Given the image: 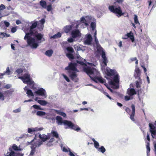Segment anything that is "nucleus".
Wrapping results in <instances>:
<instances>
[{"label":"nucleus","instance_id":"nucleus-1","mask_svg":"<svg viewBox=\"0 0 156 156\" xmlns=\"http://www.w3.org/2000/svg\"><path fill=\"white\" fill-rule=\"evenodd\" d=\"M37 25V21L33 23L30 27L29 32L26 33L24 37V39H27V44L32 48H37L39 45V43L45 40L43 34L33 31V30L36 28Z\"/></svg>","mask_w":156,"mask_h":156},{"label":"nucleus","instance_id":"nucleus-2","mask_svg":"<svg viewBox=\"0 0 156 156\" xmlns=\"http://www.w3.org/2000/svg\"><path fill=\"white\" fill-rule=\"evenodd\" d=\"M108 9L111 12L116 14V16L118 17H120L124 14L120 6L117 7L113 5H109Z\"/></svg>","mask_w":156,"mask_h":156},{"label":"nucleus","instance_id":"nucleus-3","mask_svg":"<svg viewBox=\"0 0 156 156\" xmlns=\"http://www.w3.org/2000/svg\"><path fill=\"white\" fill-rule=\"evenodd\" d=\"M83 70L84 71L86 72L88 75H89L92 80L96 83L97 82L95 80L94 78L92 76L93 75L94 73L96 71V69L93 68H91L89 66H87L84 68H83Z\"/></svg>","mask_w":156,"mask_h":156},{"label":"nucleus","instance_id":"nucleus-4","mask_svg":"<svg viewBox=\"0 0 156 156\" xmlns=\"http://www.w3.org/2000/svg\"><path fill=\"white\" fill-rule=\"evenodd\" d=\"M131 108L132 109V112L131 113V110L128 107H126L125 109L126 112L130 115V119L133 122H135L136 120L134 118L135 112V106L134 105L132 104L131 105Z\"/></svg>","mask_w":156,"mask_h":156},{"label":"nucleus","instance_id":"nucleus-5","mask_svg":"<svg viewBox=\"0 0 156 156\" xmlns=\"http://www.w3.org/2000/svg\"><path fill=\"white\" fill-rule=\"evenodd\" d=\"M18 78L21 80L24 83L31 85L33 83L30 79V75L28 73H25L23 76H19Z\"/></svg>","mask_w":156,"mask_h":156},{"label":"nucleus","instance_id":"nucleus-6","mask_svg":"<svg viewBox=\"0 0 156 156\" xmlns=\"http://www.w3.org/2000/svg\"><path fill=\"white\" fill-rule=\"evenodd\" d=\"M12 149L16 151L19 150L18 147L15 144H13L11 147H10L9 148V152H8L5 156H16V153L12 150Z\"/></svg>","mask_w":156,"mask_h":156},{"label":"nucleus","instance_id":"nucleus-7","mask_svg":"<svg viewBox=\"0 0 156 156\" xmlns=\"http://www.w3.org/2000/svg\"><path fill=\"white\" fill-rule=\"evenodd\" d=\"M68 127L71 129H73L77 131H78L80 130V128L77 125H75L71 121H66L65 123Z\"/></svg>","mask_w":156,"mask_h":156},{"label":"nucleus","instance_id":"nucleus-8","mask_svg":"<svg viewBox=\"0 0 156 156\" xmlns=\"http://www.w3.org/2000/svg\"><path fill=\"white\" fill-rule=\"evenodd\" d=\"M76 63H70L68 66L65 68V69L67 70L68 72L69 71H78L76 67Z\"/></svg>","mask_w":156,"mask_h":156},{"label":"nucleus","instance_id":"nucleus-9","mask_svg":"<svg viewBox=\"0 0 156 156\" xmlns=\"http://www.w3.org/2000/svg\"><path fill=\"white\" fill-rule=\"evenodd\" d=\"M68 73L69 76L72 80L75 82L78 81L79 79L77 77V75L75 71H69Z\"/></svg>","mask_w":156,"mask_h":156},{"label":"nucleus","instance_id":"nucleus-10","mask_svg":"<svg viewBox=\"0 0 156 156\" xmlns=\"http://www.w3.org/2000/svg\"><path fill=\"white\" fill-rule=\"evenodd\" d=\"M149 127H150V131L151 133V136L153 138L156 139V128L151 123L149 124Z\"/></svg>","mask_w":156,"mask_h":156},{"label":"nucleus","instance_id":"nucleus-11","mask_svg":"<svg viewBox=\"0 0 156 156\" xmlns=\"http://www.w3.org/2000/svg\"><path fill=\"white\" fill-rule=\"evenodd\" d=\"M71 36L73 38L78 37L81 36V34L78 29H75L72 31Z\"/></svg>","mask_w":156,"mask_h":156},{"label":"nucleus","instance_id":"nucleus-12","mask_svg":"<svg viewBox=\"0 0 156 156\" xmlns=\"http://www.w3.org/2000/svg\"><path fill=\"white\" fill-rule=\"evenodd\" d=\"M56 122L58 125H62L63 123L65 126H66V124H65V123L66 122V121H69L67 120H62V118L59 116H57L56 117Z\"/></svg>","mask_w":156,"mask_h":156},{"label":"nucleus","instance_id":"nucleus-13","mask_svg":"<svg viewBox=\"0 0 156 156\" xmlns=\"http://www.w3.org/2000/svg\"><path fill=\"white\" fill-rule=\"evenodd\" d=\"M39 137L43 141L45 142L50 138L51 135L50 134L46 135L45 134H43L42 135L40 134L39 135Z\"/></svg>","mask_w":156,"mask_h":156},{"label":"nucleus","instance_id":"nucleus-14","mask_svg":"<svg viewBox=\"0 0 156 156\" xmlns=\"http://www.w3.org/2000/svg\"><path fill=\"white\" fill-rule=\"evenodd\" d=\"M136 93V91L134 88H129L127 90V94L130 96L135 95Z\"/></svg>","mask_w":156,"mask_h":156},{"label":"nucleus","instance_id":"nucleus-15","mask_svg":"<svg viewBox=\"0 0 156 156\" xmlns=\"http://www.w3.org/2000/svg\"><path fill=\"white\" fill-rule=\"evenodd\" d=\"M45 91L43 88H41L37 91H35V93L38 95L44 96L45 95Z\"/></svg>","mask_w":156,"mask_h":156},{"label":"nucleus","instance_id":"nucleus-16","mask_svg":"<svg viewBox=\"0 0 156 156\" xmlns=\"http://www.w3.org/2000/svg\"><path fill=\"white\" fill-rule=\"evenodd\" d=\"M92 40V38L90 34H89L87 35L86 39L84 43L85 44H90Z\"/></svg>","mask_w":156,"mask_h":156},{"label":"nucleus","instance_id":"nucleus-17","mask_svg":"<svg viewBox=\"0 0 156 156\" xmlns=\"http://www.w3.org/2000/svg\"><path fill=\"white\" fill-rule=\"evenodd\" d=\"M43 128L42 127L38 128L37 127L33 128L32 129L29 128L28 129V132L29 133H30L32 132L37 131H38L42 130L43 129Z\"/></svg>","mask_w":156,"mask_h":156},{"label":"nucleus","instance_id":"nucleus-18","mask_svg":"<svg viewBox=\"0 0 156 156\" xmlns=\"http://www.w3.org/2000/svg\"><path fill=\"white\" fill-rule=\"evenodd\" d=\"M107 75L109 76H114L115 75V71L111 69H106Z\"/></svg>","mask_w":156,"mask_h":156},{"label":"nucleus","instance_id":"nucleus-19","mask_svg":"<svg viewBox=\"0 0 156 156\" xmlns=\"http://www.w3.org/2000/svg\"><path fill=\"white\" fill-rule=\"evenodd\" d=\"M102 58L103 59V63L105 65H107V63L108 62L107 58L106 57L104 51H102L101 54Z\"/></svg>","mask_w":156,"mask_h":156},{"label":"nucleus","instance_id":"nucleus-20","mask_svg":"<svg viewBox=\"0 0 156 156\" xmlns=\"http://www.w3.org/2000/svg\"><path fill=\"white\" fill-rule=\"evenodd\" d=\"M73 27L72 25H67L65 27L64 30L65 33H68L70 32Z\"/></svg>","mask_w":156,"mask_h":156},{"label":"nucleus","instance_id":"nucleus-21","mask_svg":"<svg viewBox=\"0 0 156 156\" xmlns=\"http://www.w3.org/2000/svg\"><path fill=\"white\" fill-rule=\"evenodd\" d=\"M95 79H97L100 83L104 84L106 83V80L105 79H103L101 77H95L94 78Z\"/></svg>","mask_w":156,"mask_h":156},{"label":"nucleus","instance_id":"nucleus-22","mask_svg":"<svg viewBox=\"0 0 156 156\" xmlns=\"http://www.w3.org/2000/svg\"><path fill=\"white\" fill-rule=\"evenodd\" d=\"M128 38H129L132 42H133L134 41V38L133 34L131 31H130L129 33L127 34Z\"/></svg>","mask_w":156,"mask_h":156},{"label":"nucleus","instance_id":"nucleus-23","mask_svg":"<svg viewBox=\"0 0 156 156\" xmlns=\"http://www.w3.org/2000/svg\"><path fill=\"white\" fill-rule=\"evenodd\" d=\"M39 4L43 8L46 9L47 7V3L45 1L41 0L40 1Z\"/></svg>","mask_w":156,"mask_h":156},{"label":"nucleus","instance_id":"nucleus-24","mask_svg":"<svg viewBox=\"0 0 156 156\" xmlns=\"http://www.w3.org/2000/svg\"><path fill=\"white\" fill-rule=\"evenodd\" d=\"M55 111L57 114L59 115L64 117H66V114L64 112H61L60 110H55Z\"/></svg>","mask_w":156,"mask_h":156},{"label":"nucleus","instance_id":"nucleus-25","mask_svg":"<svg viewBox=\"0 0 156 156\" xmlns=\"http://www.w3.org/2000/svg\"><path fill=\"white\" fill-rule=\"evenodd\" d=\"M135 72L136 74V76H135L136 77H139V79H140V71L138 68H136L135 69Z\"/></svg>","mask_w":156,"mask_h":156},{"label":"nucleus","instance_id":"nucleus-26","mask_svg":"<svg viewBox=\"0 0 156 156\" xmlns=\"http://www.w3.org/2000/svg\"><path fill=\"white\" fill-rule=\"evenodd\" d=\"M53 51L52 49L47 50L45 52V54L47 56L50 57L53 53Z\"/></svg>","mask_w":156,"mask_h":156},{"label":"nucleus","instance_id":"nucleus-27","mask_svg":"<svg viewBox=\"0 0 156 156\" xmlns=\"http://www.w3.org/2000/svg\"><path fill=\"white\" fill-rule=\"evenodd\" d=\"M31 150L30 153V155H32L34 154L35 152V148L36 147V146L33 145L31 146Z\"/></svg>","mask_w":156,"mask_h":156},{"label":"nucleus","instance_id":"nucleus-28","mask_svg":"<svg viewBox=\"0 0 156 156\" xmlns=\"http://www.w3.org/2000/svg\"><path fill=\"white\" fill-rule=\"evenodd\" d=\"M119 78L118 74H116L114 76L113 80L115 83H119Z\"/></svg>","mask_w":156,"mask_h":156},{"label":"nucleus","instance_id":"nucleus-29","mask_svg":"<svg viewBox=\"0 0 156 156\" xmlns=\"http://www.w3.org/2000/svg\"><path fill=\"white\" fill-rule=\"evenodd\" d=\"M92 140L94 142V147L95 148L98 149L99 148V146L98 143L97 141L95 140L94 138H92Z\"/></svg>","mask_w":156,"mask_h":156},{"label":"nucleus","instance_id":"nucleus-30","mask_svg":"<svg viewBox=\"0 0 156 156\" xmlns=\"http://www.w3.org/2000/svg\"><path fill=\"white\" fill-rule=\"evenodd\" d=\"M66 49L69 52V53H73L74 52V50L73 48L71 46L67 47L66 48Z\"/></svg>","mask_w":156,"mask_h":156},{"label":"nucleus","instance_id":"nucleus-31","mask_svg":"<svg viewBox=\"0 0 156 156\" xmlns=\"http://www.w3.org/2000/svg\"><path fill=\"white\" fill-rule=\"evenodd\" d=\"M97 149L98 151L102 153H104L106 151L105 149L103 146H101L100 148L99 147Z\"/></svg>","mask_w":156,"mask_h":156},{"label":"nucleus","instance_id":"nucleus-32","mask_svg":"<svg viewBox=\"0 0 156 156\" xmlns=\"http://www.w3.org/2000/svg\"><path fill=\"white\" fill-rule=\"evenodd\" d=\"M37 102L41 104L42 105H46L47 104V102L46 101H44V100H38L37 101Z\"/></svg>","mask_w":156,"mask_h":156},{"label":"nucleus","instance_id":"nucleus-33","mask_svg":"<svg viewBox=\"0 0 156 156\" xmlns=\"http://www.w3.org/2000/svg\"><path fill=\"white\" fill-rule=\"evenodd\" d=\"M51 133L52 134L53 136L55 137L56 138H59L58 134L56 131H52Z\"/></svg>","mask_w":156,"mask_h":156},{"label":"nucleus","instance_id":"nucleus-34","mask_svg":"<svg viewBox=\"0 0 156 156\" xmlns=\"http://www.w3.org/2000/svg\"><path fill=\"white\" fill-rule=\"evenodd\" d=\"M72 53H68L66 54V56L70 59H74V57Z\"/></svg>","mask_w":156,"mask_h":156},{"label":"nucleus","instance_id":"nucleus-35","mask_svg":"<svg viewBox=\"0 0 156 156\" xmlns=\"http://www.w3.org/2000/svg\"><path fill=\"white\" fill-rule=\"evenodd\" d=\"M27 94L28 96H34V94L32 92V90L30 89L27 90Z\"/></svg>","mask_w":156,"mask_h":156},{"label":"nucleus","instance_id":"nucleus-36","mask_svg":"<svg viewBox=\"0 0 156 156\" xmlns=\"http://www.w3.org/2000/svg\"><path fill=\"white\" fill-rule=\"evenodd\" d=\"M46 114L45 112L41 111H38L36 113L37 115L41 116L44 115Z\"/></svg>","mask_w":156,"mask_h":156},{"label":"nucleus","instance_id":"nucleus-37","mask_svg":"<svg viewBox=\"0 0 156 156\" xmlns=\"http://www.w3.org/2000/svg\"><path fill=\"white\" fill-rule=\"evenodd\" d=\"M92 30H94L96 26V23L94 22H92L90 24Z\"/></svg>","mask_w":156,"mask_h":156},{"label":"nucleus","instance_id":"nucleus-38","mask_svg":"<svg viewBox=\"0 0 156 156\" xmlns=\"http://www.w3.org/2000/svg\"><path fill=\"white\" fill-rule=\"evenodd\" d=\"M146 148L147 149V155H148L149 153L150 152V144L149 143H147L146 145Z\"/></svg>","mask_w":156,"mask_h":156},{"label":"nucleus","instance_id":"nucleus-39","mask_svg":"<svg viewBox=\"0 0 156 156\" xmlns=\"http://www.w3.org/2000/svg\"><path fill=\"white\" fill-rule=\"evenodd\" d=\"M80 21L81 22L84 23L87 26L88 25V24L86 23V20L84 17H82L81 18Z\"/></svg>","mask_w":156,"mask_h":156},{"label":"nucleus","instance_id":"nucleus-40","mask_svg":"<svg viewBox=\"0 0 156 156\" xmlns=\"http://www.w3.org/2000/svg\"><path fill=\"white\" fill-rule=\"evenodd\" d=\"M13 91H12L10 90H9L5 91V92L4 94H5V95L6 94V96L9 94H12Z\"/></svg>","mask_w":156,"mask_h":156},{"label":"nucleus","instance_id":"nucleus-41","mask_svg":"<svg viewBox=\"0 0 156 156\" xmlns=\"http://www.w3.org/2000/svg\"><path fill=\"white\" fill-rule=\"evenodd\" d=\"M23 72V70L21 68L18 69L16 70V72L19 75L20 74L22 73Z\"/></svg>","mask_w":156,"mask_h":156},{"label":"nucleus","instance_id":"nucleus-42","mask_svg":"<svg viewBox=\"0 0 156 156\" xmlns=\"http://www.w3.org/2000/svg\"><path fill=\"white\" fill-rule=\"evenodd\" d=\"M32 107L35 109H37L38 110H43V109L41 108L40 106L36 105H34Z\"/></svg>","mask_w":156,"mask_h":156},{"label":"nucleus","instance_id":"nucleus-43","mask_svg":"<svg viewBox=\"0 0 156 156\" xmlns=\"http://www.w3.org/2000/svg\"><path fill=\"white\" fill-rule=\"evenodd\" d=\"M47 9V10L48 11H51L52 9V5L51 4H50L49 5H47V7L46 8V9Z\"/></svg>","mask_w":156,"mask_h":156},{"label":"nucleus","instance_id":"nucleus-44","mask_svg":"<svg viewBox=\"0 0 156 156\" xmlns=\"http://www.w3.org/2000/svg\"><path fill=\"white\" fill-rule=\"evenodd\" d=\"M134 22L136 24H137L138 23H139L137 16L136 15H134Z\"/></svg>","mask_w":156,"mask_h":156},{"label":"nucleus","instance_id":"nucleus-45","mask_svg":"<svg viewBox=\"0 0 156 156\" xmlns=\"http://www.w3.org/2000/svg\"><path fill=\"white\" fill-rule=\"evenodd\" d=\"M5 8V6L3 4H1L0 6V14H1V11L2 10Z\"/></svg>","mask_w":156,"mask_h":156},{"label":"nucleus","instance_id":"nucleus-46","mask_svg":"<svg viewBox=\"0 0 156 156\" xmlns=\"http://www.w3.org/2000/svg\"><path fill=\"white\" fill-rule=\"evenodd\" d=\"M0 99L3 101L5 99V97L2 93L0 92Z\"/></svg>","mask_w":156,"mask_h":156},{"label":"nucleus","instance_id":"nucleus-47","mask_svg":"<svg viewBox=\"0 0 156 156\" xmlns=\"http://www.w3.org/2000/svg\"><path fill=\"white\" fill-rule=\"evenodd\" d=\"M10 70L9 67H7L6 68V71H4V73H5V74L6 73L8 75L10 74Z\"/></svg>","mask_w":156,"mask_h":156},{"label":"nucleus","instance_id":"nucleus-48","mask_svg":"<svg viewBox=\"0 0 156 156\" xmlns=\"http://www.w3.org/2000/svg\"><path fill=\"white\" fill-rule=\"evenodd\" d=\"M62 76L64 79L66 80V81L68 82H70V80L69 78L65 74H63Z\"/></svg>","mask_w":156,"mask_h":156},{"label":"nucleus","instance_id":"nucleus-49","mask_svg":"<svg viewBox=\"0 0 156 156\" xmlns=\"http://www.w3.org/2000/svg\"><path fill=\"white\" fill-rule=\"evenodd\" d=\"M76 62L77 63H78V64L84 66V65H85V64L83 62L79 61L78 60L76 61Z\"/></svg>","mask_w":156,"mask_h":156},{"label":"nucleus","instance_id":"nucleus-50","mask_svg":"<svg viewBox=\"0 0 156 156\" xmlns=\"http://www.w3.org/2000/svg\"><path fill=\"white\" fill-rule=\"evenodd\" d=\"M136 87L137 88H140L141 87V86L138 81H136Z\"/></svg>","mask_w":156,"mask_h":156},{"label":"nucleus","instance_id":"nucleus-51","mask_svg":"<svg viewBox=\"0 0 156 156\" xmlns=\"http://www.w3.org/2000/svg\"><path fill=\"white\" fill-rule=\"evenodd\" d=\"M103 93L105 95H106L107 97H108L111 100L112 99L111 97H110L109 95L108 94V93H107L105 91H103Z\"/></svg>","mask_w":156,"mask_h":156},{"label":"nucleus","instance_id":"nucleus-52","mask_svg":"<svg viewBox=\"0 0 156 156\" xmlns=\"http://www.w3.org/2000/svg\"><path fill=\"white\" fill-rule=\"evenodd\" d=\"M130 97L129 96H126L125 97V99L126 101H128L130 100Z\"/></svg>","mask_w":156,"mask_h":156},{"label":"nucleus","instance_id":"nucleus-53","mask_svg":"<svg viewBox=\"0 0 156 156\" xmlns=\"http://www.w3.org/2000/svg\"><path fill=\"white\" fill-rule=\"evenodd\" d=\"M115 82H114V81H112V80H111L110 82H109V84L110 85H113V86H115Z\"/></svg>","mask_w":156,"mask_h":156},{"label":"nucleus","instance_id":"nucleus-54","mask_svg":"<svg viewBox=\"0 0 156 156\" xmlns=\"http://www.w3.org/2000/svg\"><path fill=\"white\" fill-rule=\"evenodd\" d=\"M20 108H17L13 111V112L15 113L19 112H20Z\"/></svg>","mask_w":156,"mask_h":156},{"label":"nucleus","instance_id":"nucleus-55","mask_svg":"<svg viewBox=\"0 0 156 156\" xmlns=\"http://www.w3.org/2000/svg\"><path fill=\"white\" fill-rule=\"evenodd\" d=\"M11 86L9 84H7L5 85L4 87V88L7 89H8L10 88Z\"/></svg>","mask_w":156,"mask_h":156},{"label":"nucleus","instance_id":"nucleus-56","mask_svg":"<svg viewBox=\"0 0 156 156\" xmlns=\"http://www.w3.org/2000/svg\"><path fill=\"white\" fill-rule=\"evenodd\" d=\"M55 140V139H54V137H51L48 142V143L49 144L50 143H52Z\"/></svg>","mask_w":156,"mask_h":156},{"label":"nucleus","instance_id":"nucleus-57","mask_svg":"<svg viewBox=\"0 0 156 156\" xmlns=\"http://www.w3.org/2000/svg\"><path fill=\"white\" fill-rule=\"evenodd\" d=\"M68 41L69 42L72 43L74 41V40L72 38H69L68 39Z\"/></svg>","mask_w":156,"mask_h":156},{"label":"nucleus","instance_id":"nucleus-58","mask_svg":"<svg viewBox=\"0 0 156 156\" xmlns=\"http://www.w3.org/2000/svg\"><path fill=\"white\" fill-rule=\"evenodd\" d=\"M124 0H116V2L119 4H122Z\"/></svg>","mask_w":156,"mask_h":156},{"label":"nucleus","instance_id":"nucleus-59","mask_svg":"<svg viewBox=\"0 0 156 156\" xmlns=\"http://www.w3.org/2000/svg\"><path fill=\"white\" fill-rule=\"evenodd\" d=\"M16 30V28L15 27H13L11 29V32L12 33H14L15 32Z\"/></svg>","mask_w":156,"mask_h":156},{"label":"nucleus","instance_id":"nucleus-60","mask_svg":"<svg viewBox=\"0 0 156 156\" xmlns=\"http://www.w3.org/2000/svg\"><path fill=\"white\" fill-rule=\"evenodd\" d=\"M62 150L64 152H68V151L67 149L65 147H63Z\"/></svg>","mask_w":156,"mask_h":156},{"label":"nucleus","instance_id":"nucleus-61","mask_svg":"<svg viewBox=\"0 0 156 156\" xmlns=\"http://www.w3.org/2000/svg\"><path fill=\"white\" fill-rule=\"evenodd\" d=\"M56 35L57 38L61 37L62 35L61 34L60 32H58L56 34Z\"/></svg>","mask_w":156,"mask_h":156},{"label":"nucleus","instance_id":"nucleus-62","mask_svg":"<svg viewBox=\"0 0 156 156\" xmlns=\"http://www.w3.org/2000/svg\"><path fill=\"white\" fill-rule=\"evenodd\" d=\"M4 23H5V26L6 27H8L9 26V23L8 22H6V21H5L4 22Z\"/></svg>","mask_w":156,"mask_h":156},{"label":"nucleus","instance_id":"nucleus-63","mask_svg":"<svg viewBox=\"0 0 156 156\" xmlns=\"http://www.w3.org/2000/svg\"><path fill=\"white\" fill-rule=\"evenodd\" d=\"M14 45H15L14 44H11V45L12 49L13 50H15V47L14 46Z\"/></svg>","mask_w":156,"mask_h":156},{"label":"nucleus","instance_id":"nucleus-64","mask_svg":"<svg viewBox=\"0 0 156 156\" xmlns=\"http://www.w3.org/2000/svg\"><path fill=\"white\" fill-rule=\"evenodd\" d=\"M154 148L155 154L156 156V143L154 144Z\"/></svg>","mask_w":156,"mask_h":156}]
</instances>
